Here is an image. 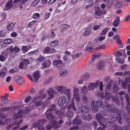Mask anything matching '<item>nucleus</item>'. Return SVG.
Masks as SVG:
<instances>
[{
	"instance_id": "obj_1",
	"label": "nucleus",
	"mask_w": 130,
	"mask_h": 130,
	"mask_svg": "<svg viewBox=\"0 0 130 130\" xmlns=\"http://www.w3.org/2000/svg\"><path fill=\"white\" fill-rule=\"evenodd\" d=\"M79 88L76 86L73 87V97L72 98L71 100V104L69 105L68 108V109L72 108L73 110L75 111L76 109L75 108L74 105V99L75 100L76 103L77 104L80 101V98L78 95Z\"/></svg>"
},
{
	"instance_id": "obj_2",
	"label": "nucleus",
	"mask_w": 130,
	"mask_h": 130,
	"mask_svg": "<svg viewBox=\"0 0 130 130\" xmlns=\"http://www.w3.org/2000/svg\"><path fill=\"white\" fill-rule=\"evenodd\" d=\"M96 104L97 105H98V106L100 108L101 107V108H102L103 107H104V106L102 105V103L100 101H98L95 102L94 101H92L91 103V108L94 112L97 111L98 110V108L97 106L96 105Z\"/></svg>"
},
{
	"instance_id": "obj_3",
	"label": "nucleus",
	"mask_w": 130,
	"mask_h": 130,
	"mask_svg": "<svg viewBox=\"0 0 130 130\" xmlns=\"http://www.w3.org/2000/svg\"><path fill=\"white\" fill-rule=\"evenodd\" d=\"M128 90L129 92H130V78L126 77L125 79V82L123 81L122 83V87L124 89H126L127 88V85Z\"/></svg>"
},
{
	"instance_id": "obj_4",
	"label": "nucleus",
	"mask_w": 130,
	"mask_h": 130,
	"mask_svg": "<svg viewBox=\"0 0 130 130\" xmlns=\"http://www.w3.org/2000/svg\"><path fill=\"white\" fill-rule=\"evenodd\" d=\"M29 63V61L26 59H22L20 61L19 67L21 69H25L27 66V65Z\"/></svg>"
},
{
	"instance_id": "obj_5",
	"label": "nucleus",
	"mask_w": 130,
	"mask_h": 130,
	"mask_svg": "<svg viewBox=\"0 0 130 130\" xmlns=\"http://www.w3.org/2000/svg\"><path fill=\"white\" fill-rule=\"evenodd\" d=\"M27 1V0H15L13 2V3L15 5L16 7L19 6L20 9H22L24 4Z\"/></svg>"
},
{
	"instance_id": "obj_6",
	"label": "nucleus",
	"mask_w": 130,
	"mask_h": 130,
	"mask_svg": "<svg viewBox=\"0 0 130 130\" xmlns=\"http://www.w3.org/2000/svg\"><path fill=\"white\" fill-rule=\"evenodd\" d=\"M67 102L66 97L64 96H62L59 98L58 102V105L59 106H62Z\"/></svg>"
},
{
	"instance_id": "obj_7",
	"label": "nucleus",
	"mask_w": 130,
	"mask_h": 130,
	"mask_svg": "<svg viewBox=\"0 0 130 130\" xmlns=\"http://www.w3.org/2000/svg\"><path fill=\"white\" fill-rule=\"evenodd\" d=\"M23 113L21 110H19L17 113H15L13 115L12 119L15 121L19 118H21L23 116Z\"/></svg>"
},
{
	"instance_id": "obj_8",
	"label": "nucleus",
	"mask_w": 130,
	"mask_h": 130,
	"mask_svg": "<svg viewBox=\"0 0 130 130\" xmlns=\"http://www.w3.org/2000/svg\"><path fill=\"white\" fill-rule=\"evenodd\" d=\"M14 79L15 82L20 85H21L24 83V78L21 76H16L14 77Z\"/></svg>"
},
{
	"instance_id": "obj_9",
	"label": "nucleus",
	"mask_w": 130,
	"mask_h": 130,
	"mask_svg": "<svg viewBox=\"0 0 130 130\" xmlns=\"http://www.w3.org/2000/svg\"><path fill=\"white\" fill-rule=\"evenodd\" d=\"M99 82L98 81H97L94 83H91L88 86V88L89 90H92L95 88H97L99 85Z\"/></svg>"
},
{
	"instance_id": "obj_10",
	"label": "nucleus",
	"mask_w": 130,
	"mask_h": 130,
	"mask_svg": "<svg viewBox=\"0 0 130 130\" xmlns=\"http://www.w3.org/2000/svg\"><path fill=\"white\" fill-rule=\"evenodd\" d=\"M99 95L101 98L102 99H105L107 100H109L110 94L108 92H106L105 95L104 96L103 93L102 92H101L99 94Z\"/></svg>"
},
{
	"instance_id": "obj_11",
	"label": "nucleus",
	"mask_w": 130,
	"mask_h": 130,
	"mask_svg": "<svg viewBox=\"0 0 130 130\" xmlns=\"http://www.w3.org/2000/svg\"><path fill=\"white\" fill-rule=\"evenodd\" d=\"M51 64V62L50 60L47 59L45 62H43L42 66L44 68H46L49 67Z\"/></svg>"
},
{
	"instance_id": "obj_12",
	"label": "nucleus",
	"mask_w": 130,
	"mask_h": 130,
	"mask_svg": "<svg viewBox=\"0 0 130 130\" xmlns=\"http://www.w3.org/2000/svg\"><path fill=\"white\" fill-rule=\"evenodd\" d=\"M88 108L85 106H82L79 107L78 109V112L79 113H85L88 111Z\"/></svg>"
},
{
	"instance_id": "obj_13",
	"label": "nucleus",
	"mask_w": 130,
	"mask_h": 130,
	"mask_svg": "<svg viewBox=\"0 0 130 130\" xmlns=\"http://www.w3.org/2000/svg\"><path fill=\"white\" fill-rule=\"evenodd\" d=\"M54 88L57 91L62 92L66 90V87L65 86H64L57 85L55 86L54 87Z\"/></svg>"
},
{
	"instance_id": "obj_14",
	"label": "nucleus",
	"mask_w": 130,
	"mask_h": 130,
	"mask_svg": "<svg viewBox=\"0 0 130 130\" xmlns=\"http://www.w3.org/2000/svg\"><path fill=\"white\" fill-rule=\"evenodd\" d=\"M59 74L61 76L65 77L68 75V72L66 69H62L59 71Z\"/></svg>"
},
{
	"instance_id": "obj_15",
	"label": "nucleus",
	"mask_w": 130,
	"mask_h": 130,
	"mask_svg": "<svg viewBox=\"0 0 130 130\" xmlns=\"http://www.w3.org/2000/svg\"><path fill=\"white\" fill-rule=\"evenodd\" d=\"M94 14L96 16H99L102 15V11L100 7H96L95 8Z\"/></svg>"
},
{
	"instance_id": "obj_16",
	"label": "nucleus",
	"mask_w": 130,
	"mask_h": 130,
	"mask_svg": "<svg viewBox=\"0 0 130 130\" xmlns=\"http://www.w3.org/2000/svg\"><path fill=\"white\" fill-rule=\"evenodd\" d=\"M40 77L39 71H37L34 72L33 75V81L37 82Z\"/></svg>"
},
{
	"instance_id": "obj_17",
	"label": "nucleus",
	"mask_w": 130,
	"mask_h": 130,
	"mask_svg": "<svg viewBox=\"0 0 130 130\" xmlns=\"http://www.w3.org/2000/svg\"><path fill=\"white\" fill-rule=\"evenodd\" d=\"M47 96V94L45 93L41 94L40 95L37 96L35 99V100H41L44 99Z\"/></svg>"
},
{
	"instance_id": "obj_18",
	"label": "nucleus",
	"mask_w": 130,
	"mask_h": 130,
	"mask_svg": "<svg viewBox=\"0 0 130 130\" xmlns=\"http://www.w3.org/2000/svg\"><path fill=\"white\" fill-rule=\"evenodd\" d=\"M12 1L9 0L6 4V8L5 9H9L12 7Z\"/></svg>"
},
{
	"instance_id": "obj_19",
	"label": "nucleus",
	"mask_w": 130,
	"mask_h": 130,
	"mask_svg": "<svg viewBox=\"0 0 130 130\" xmlns=\"http://www.w3.org/2000/svg\"><path fill=\"white\" fill-rule=\"evenodd\" d=\"M31 48V46H23L22 47V50L23 53L27 52L28 50Z\"/></svg>"
},
{
	"instance_id": "obj_20",
	"label": "nucleus",
	"mask_w": 130,
	"mask_h": 130,
	"mask_svg": "<svg viewBox=\"0 0 130 130\" xmlns=\"http://www.w3.org/2000/svg\"><path fill=\"white\" fill-rule=\"evenodd\" d=\"M105 64L104 62L101 61L98 63L97 66V68L98 69L100 70L102 68L105 66Z\"/></svg>"
},
{
	"instance_id": "obj_21",
	"label": "nucleus",
	"mask_w": 130,
	"mask_h": 130,
	"mask_svg": "<svg viewBox=\"0 0 130 130\" xmlns=\"http://www.w3.org/2000/svg\"><path fill=\"white\" fill-rule=\"evenodd\" d=\"M69 27V26L66 24H64L61 25L59 27V30L60 31H63L65 29Z\"/></svg>"
},
{
	"instance_id": "obj_22",
	"label": "nucleus",
	"mask_w": 130,
	"mask_h": 130,
	"mask_svg": "<svg viewBox=\"0 0 130 130\" xmlns=\"http://www.w3.org/2000/svg\"><path fill=\"white\" fill-rule=\"evenodd\" d=\"M119 17H117L116 18L115 20L113 23V25L114 26L117 27L119 25Z\"/></svg>"
},
{
	"instance_id": "obj_23",
	"label": "nucleus",
	"mask_w": 130,
	"mask_h": 130,
	"mask_svg": "<svg viewBox=\"0 0 130 130\" xmlns=\"http://www.w3.org/2000/svg\"><path fill=\"white\" fill-rule=\"evenodd\" d=\"M109 30V29L108 27H105L103 29L102 32L101 33L100 35L105 36Z\"/></svg>"
},
{
	"instance_id": "obj_24",
	"label": "nucleus",
	"mask_w": 130,
	"mask_h": 130,
	"mask_svg": "<svg viewBox=\"0 0 130 130\" xmlns=\"http://www.w3.org/2000/svg\"><path fill=\"white\" fill-rule=\"evenodd\" d=\"M62 62L61 60H54L53 61V64L54 66L61 65Z\"/></svg>"
},
{
	"instance_id": "obj_25",
	"label": "nucleus",
	"mask_w": 130,
	"mask_h": 130,
	"mask_svg": "<svg viewBox=\"0 0 130 130\" xmlns=\"http://www.w3.org/2000/svg\"><path fill=\"white\" fill-rule=\"evenodd\" d=\"M55 92L54 89L52 87H50L47 90V92L48 94H54Z\"/></svg>"
},
{
	"instance_id": "obj_26",
	"label": "nucleus",
	"mask_w": 130,
	"mask_h": 130,
	"mask_svg": "<svg viewBox=\"0 0 130 130\" xmlns=\"http://www.w3.org/2000/svg\"><path fill=\"white\" fill-rule=\"evenodd\" d=\"M53 78V76H51L47 78L44 82V83L48 84L50 83L52 81Z\"/></svg>"
},
{
	"instance_id": "obj_27",
	"label": "nucleus",
	"mask_w": 130,
	"mask_h": 130,
	"mask_svg": "<svg viewBox=\"0 0 130 130\" xmlns=\"http://www.w3.org/2000/svg\"><path fill=\"white\" fill-rule=\"evenodd\" d=\"M96 118L98 121H99V122L100 124H101V122H100V121L102 120L103 118L100 114H98L96 115Z\"/></svg>"
},
{
	"instance_id": "obj_28",
	"label": "nucleus",
	"mask_w": 130,
	"mask_h": 130,
	"mask_svg": "<svg viewBox=\"0 0 130 130\" xmlns=\"http://www.w3.org/2000/svg\"><path fill=\"white\" fill-rule=\"evenodd\" d=\"M63 122V121L61 120L58 122V125H55L54 124H53V128H59L60 126V124Z\"/></svg>"
},
{
	"instance_id": "obj_29",
	"label": "nucleus",
	"mask_w": 130,
	"mask_h": 130,
	"mask_svg": "<svg viewBox=\"0 0 130 130\" xmlns=\"http://www.w3.org/2000/svg\"><path fill=\"white\" fill-rule=\"evenodd\" d=\"M114 4L115 6L117 7L120 8L121 7L122 4L118 1H115L114 2Z\"/></svg>"
},
{
	"instance_id": "obj_30",
	"label": "nucleus",
	"mask_w": 130,
	"mask_h": 130,
	"mask_svg": "<svg viewBox=\"0 0 130 130\" xmlns=\"http://www.w3.org/2000/svg\"><path fill=\"white\" fill-rule=\"evenodd\" d=\"M91 33V30L88 29L85 31L83 33V35L84 36H87L90 35Z\"/></svg>"
},
{
	"instance_id": "obj_31",
	"label": "nucleus",
	"mask_w": 130,
	"mask_h": 130,
	"mask_svg": "<svg viewBox=\"0 0 130 130\" xmlns=\"http://www.w3.org/2000/svg\"><path fill=\"white\" fill-rule=\"evenodd\" d=\"M81 91L83 93H87L88 91V90L86 86H84L82 87Z\"/></svg>"
},
{
	"instance_id": "obj_32",
	"label": "nucleus",
	"mask_w": 130,
	"mask_h": 130,
	"mask_svg": "<svg viewBox=\"0 0 130 130\" xmlns=\"http://www.w3.org/2000/svg\"><path fill=\"white\" fill-rule=\"evenodd\" d=\"M55 107V106L54 105L51 106L50 108L46 111L45 113H47L48 112H51L52 111L54 110Z\"/></svg>"
},
{
	"instance_id": "obj_33",
	"label": "nucleus",
	"mask_w": 130,
	"mask_h": 130,
	"mask_svg": "<svg viewBox=\"0 0 130 130\" xmlns=\"http://www.w3.org/2000/svg\"><path fill=\"white\" fill-rule=\"evenodd\" d=\"M14 27V24L13 23H11L8 24L7 26V28L9 30H11Z\"/></svg>"
},
{
	"instance_id": "obj_34",
	"label": "nucleus",
	"mask_w": 130,
	"mask_h": 130,
	"mask_svg": "<svg viewBox=\"0 0 130 130\" xmlns=\"http://www.w3.org/2000/svg\"><path fill=\"white\" fill-rule=\"evenodd\" d=\"M50 112H48L47 113H46V118L50 119H51L54 118L53 116L50 113Z\"/></svg>"
},
{
	"instance_id": "obj_35",
	"label": "nucleus",
	"mask_w": 130,
	"mask_h": 130,
	"mask_svg": "<svg viewBox=\"0 0 130 130\" xmlns=\"http://www.w3.org/2000/svg\"><path fill=\"white\" fill-rule=\"evenodd\" d=\"M125 97L126 99V100L127 103V107H128V106H129L130 104L129 101V96L127 94L125 95Z\"/></svg>"
},
{
	"instance_id": "obj_36",
	"label": "nucleus",
	"mask_w": 130,
	"mask_h": 130,
	"mask_svg": "<svg viewBox=\"0 0 130 130\" xmlns=\"http://www.w3.org/2000/svg\"><path fill=\"white\" fill-rule=\"evenodd\" d=\"M2 101L4 103H6L8 102V100L4 96H2L1 97Z\"/></svg>"
},
{
	"instance_id": "obj_37",
	"label": "nucleus",
	"mask_w": 130,
	"mask_h": 130,
	"mask_svg": "<svg viewBox=\"0 0 130 130\" xmlns=\"http://www.w3.org/2000/svg\"><path fill=\"white\" fill-rule=\"evenodd\" d=\"M116 60L118 62L121 64L123 63L124 62V59H121L119 57L116 58Z\"/></svg>"
},
{
	"instance_id": "obj_38",
	"label": "nucleus",
	"mask_w": 130,
	"mask_h": 130,
	"mask_svg": "<svg viewBox=\"0 0 130 130\" xmlns=\"http://www.w3.org/2000/svg\"><path fill=\"white\" fill-rule=\"evenodd\" d=\"M59 44V42L58 41H53L51 42V45L53 46L58 45Z\"/></svg>"
},
{
	"instance_id": "obj_39",
	"label": "nucleus",
	"mask_w": 130,
	"mask_h": 130,
	"mask_svg": "<svg viewBox=\"0 0 130 130\" xmlns=\"http://www.w3.org/2000/svg\"><path fill=\"white\" fill-rule=\"evenodd\" d=\"M40 14L37 13H34L33 14L32 17L34 19H38L40 16Z\"/></svg>"
},
{
	"instance_id": "obj_40",
	"label": "nucleus",
	"mask_w": 130,
	"mask_h": 130,
	"mask_svg": "<svg viewBox=\"0 0 130 130\" xmlns=\"http://www.w3.org/2000/svg\"><path fill=\"white\" fill-rule=\"evenodd\" d=\"M12 107H4L1 108V110H2L3 111H6L7 110H12Z\"/></svg>"
},
{
	"instance_id": "obj_41",
	"label": "nucleus",
	"mask_w": 130,
	"mask_h": 130,
	"mask_svg": "<svg viewBox=\"0 0 130 130\" xmlns=\"http://www.w3.org/2000/svg\"><path fill=\"white\" fill-rule=\"evenodd\" d=\"M87 2L88 4L87 5V6L88 7H90L93 5V0H87Z\"/></svg>"
},
{
	"instance_id": "obj_42",
	"label": "nucleus",
	"mask_w": 130,
	"mask_h": 130,
	"mask_svg": "<svg viewBox=\"0 0 130 130\" xmlns=\"http://www.w3.org/2000/svg\"><path fill=\"white\" fill-rule=\"evenodd\" d=\"M127 66V65L124 64L120 66V67L121 70H124L126 69Z\"/></svg>"
},
{
	"instance_id": "obj_43",
	"label": "nucleus",
	"mask_w": 130,
	"mask_h": 130,
	"mask_svg": "<svg viewBox=\"0 0 130 130\" xmlns=\"http://www.w3.org/2000/svg\"><path fill=\"white\" fill-rule=\"evenodd\" d=\"M67 116L68 117H72L73 116V113L70 111H68L67 113Z\"/></svg>"
},
{
	"instance_id": "obj_44",
	"label": "nucleus",
	"mask_w": 130,
	"mask_h": 130,
	"mask_svg": "<svg viewBox=\"0 0 130 130\" xmlns=\"http://www.w3.org/2000/svg\"><path fill=\"white\" fill-rule=\"evenodd\" d=\"M3 41L6 44H9L11 43L12 41L11 39H5Z\"/></svg>"
},
{
	"instance_id": "obj_45",
	"label": "nucleus",
	"mask_w": 130,
	"mask_h": 130,
	"mask_svg": "<svg viewBox=\"0 0 130 130\" xmlns=\"http://www.w3.org/2000/svg\"><path fill=\"white\" fill-rule=\"evenodd\" d=\"M73 124L79 125L80 124V121L75 118L73 121Z\"/></svg>"
},
{
	"instance_id": "obj_46",
	"label": "nucleus",
	"mask_w": 130,
	"mask_h": 130,
	"mask_svg": "<svg viewBox=\"0 0 130 130\" xmlns=\"http://www.w3.org/2000/svg\"><path fill=\"white\" fill-rule=\"evenodd\" d=\"M100 27V25H95L93 27V30H96L99 29Z\"/></svg>"
},
{
	"instance_id": "obj_47",
	"label": "nucleus",
	"mask_w": 130,
	"mask_h": 130,
	"mask_svg": "<svg viewBox=\"0 0 130 130\" xmlns=\"http://www.w3.org/2000/svg\"><path fill=\"white\" fill-rule=\"evenodd\" d=\"M115 75L118 76H121L123 75V73L122 72H117L115 73Z\"/></svg>"
},
{
	"instance_id": "obj_48",
	"label": "nucleus",
	"mask_w": 130,
	"mask_h": 130,
	"mask_svg": "<svg viewBox=\"0 0 130 130\" xmlns=\"http://www.w3.org/2000/svg\"><path fill=\"white\" fill-rule=\"evenodd\" d=\"M45 59V57L43 56H40L37 59V60L40 61H43Z\"/></svg>"
},
{
	"instance_id": "obj_49",
	"label": "nucleus",
	"mask_w": 130,
	"mask_h": 130,
	"mask_svg": "<svg viewBox=\"0 0 130 130\" xmlns=\"http://www.w3.org/2000/svg\"><path fill=\"white\" fill-rule=\"evenodd\" d=\"M31 99V97L30 96H29L27 97L25 99V102L26 103H28L29 101Z\"/></svg>"
},
{
	"instance_id": "obj_50",
	"label": "nucleus",
	"mask_w": 130,
	"mask_h": 130,
	"mask_svg": "<svg viewBox=\"0 0 130 130\" xmlns=\"http://www.w3.org/2000/svg\"><path fill=\"white\" fill-rule=\"evenodd\" d=\"M40 0H36L31 4V5L33 6H35L39 2Z\"/></svg>"
},
{
	"instance_id": "obj_51",
	"label": "nucleus",
	"mask_w": 130,
	"mask_h": 130,
	"mask_svg": "<svg viewBox=\"0 0 130 130\" xmlns=\"http://www.w3.org/2000/svg\"><path fill=\"white\" fill-rule=\"evenodd\" d=\"M18 70V69H17L16 68H13L10 69L9 70V72L10 73H13L17 71Z\"/></svg>"
},
{
	"instance_id": "obj_52",
	"label": "nucleus",
	"mask_w": 130,
	"mask_h": 130,
	"mask_svg": "<svg viewBox=\"0 0 130 130\" xmlns=\"http://www.w3.org/2000/svg\"><path fill=\"white\" fill-rule=\"evenodd\" d=\"M105 36H101L99 37L98 39V40L99 41H101L105 39Z\"/></svg>"
},
{
	"instance_id": "obj_53",
	"label": "nucleus",
	"mask_w": 130,
	"mask_h": 130,
	"mask_svg": "<svg viewBox=\"0 0 130 130\" xmlns=\"http://www.w3.org/2000/svg\"><path fill=\"white\" fill-rule=\"evenodd\" d=\"M106 45L105 44H101L97 48L98 49H104L106 47Z\"/></svg>"
},
{
	"instance_id": "obj_54",
	"label": "nucleus",
	"mask_w": 130,
	"mask_h": 130,
	"mask_svg": "<svg viewBox=\"0 0 130 130\" xmlns=\"http://www.w3.org/2000/svg\"><path fill=\"white\" fill-rule=\"evenodd\" d=\"M50 13L49 12H47L45 13L44 18L45 19H48L50 16Z\"/></svg>"
},
{
	"instance_id": "obj_55",
	"label": "nucleus",
	"mask_w": 130,
	"mask_h": 130,
	"mask_svg": "<svg viewBox=\"0 0 130 130\" xmlns=\"http://www.w3.org/2000/svg\"><path fill=\"white\" fill-rule=\"evenodd\" d=\"M130 16L129 15H127L125 17L124 20L126 22H127L130 20Z\"/></svg>"
},
{
	"instance_id": "obj_56",
	"label": "nucleus",
	"mask_w": 130,
	"mask_h": 130,
	"mask_svg": "<svg viewBox=\"0 0 130 130\" xmlns=\"http://www.w3.org/2000/svg\"><path fill=\"white\" fill-rule=\"evenodd\" d=\"M6 74V72H5L0 71V76L3 77L5 76Z\"/></svg>"
},
{
	"instance_id": "obj_57",
	"label": "nucleus",
	"mask_w": 130,
	"mask_h": 130,
	"mask_svg": "<svg viewBox=\"0 0 130 130\" xmlns=\"http://www.w3.org/2000/svg\"><path fill=\"white\" fill-rule=\"evenodd\" d=\"M118 129V130H128V129H127V126H126L124 128L123 127L122 129L120 127H118L117 128Z\"/></svg>"
},
{
	"instance_id": "obj_58",
	"label": "nucleus",
	"mask_w": 130,
	"mask_h": 130,
	"mask_svg": "<svg viewBox=\"0 0 130 130\" xmlns=\"http://www.w3.org/2000/svg\"><path fill=\"white\" fill-rule=\"evenodd\" d=\"M43 102L41 101H38L36 102V106H41Z\"/></svg>"
},
{
	"instance_id": "obj_59",
	"label": "nucleus",
	"mask_w": 130,
	"mask_h": 130,
	"mask_svg": "<svg viewBox=\"0 0 130 130\" xmlns=\"http://www.w3.org/2000/svg\"><path fill=\"white\" fill-rule=\"evenodd\" d=\"M87 50L89 52H92L93 50V48L88 46H87Z\"/></svg>"
},
{
	"instance_id": "obj_60",
	"label": "nucleus",
	"mask_w": 130,
	"mask_h": 130,
	"mask_svg": "<svg viewBox=\"0 0 130 130\" xmlns=\"http://www.w3.org/2000/svg\"><path fill=\"white\" fill-rule=\"evenodd\" d=\"M5 60V58L3 55L0 56V61L2 62L4 61Z\"/></svg>"
},
{
	"instance_id": "obj_61",
	"label": "nucleus",
	"mask_w": 130,
	"mask_h": 130,
	"mask_svg": "<svg viewBox=\"0 0 130 130\" xmlns=\"http://www.w3.org/2000/svg\"><path fill=\"white\" fill-rule=\"evenodd\" d=\"M113 101L116 103V104L118 105L119 104V102L117 98H116L114 97L113 98Z\"/></svg>"
},
{
	"instance_id": "obj_62",
	"label": "nucleus",
	"mask_w": 130,
	"mask_h": 130,
	"mask_svg": "<svg viewBox=\"0 0 130 130\" xmlns=\"http://www.w3.org/2000/svg\"><path fill=\"white\" fill-rule=\"evenodd\" d=\"M112 83V81H111L110 83L109 84H108L107 85L106 88L107 89H109L110 88L111 86Z\"/></svg>"
},
{
	"instance_id": "obj_63",
	"label": "nucleus",
	"mask_w": 130,
	"mask_h": 130,
	"mask_svg": "<svg viewBox=\"0 0 130 130\" xmlns=\"http://www.w3.org/2000/svg\"><path fill=\"white\" fill-rule=\"evenodd\" d=\"M11 35L12 37H15L17 36V34L15 32H13L11 33Z\"/></svg>"
},
{
	"instance_id": "obj_64",
	"label": "nucleus",
	"mask_w": 130,
	"mask_h": 130,
	"mask_svg": "<svg viewBox=\"0 0 130 130\" xmlns=\"http://www.w3.org/2000/svg\"><path fill=\"white\" fill-rule=\"evenodd\" d=\"M78 126L75 125L73 127L70 128V130H76V129L78 128Z\"/></svg>"
}]
</instances>
